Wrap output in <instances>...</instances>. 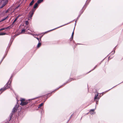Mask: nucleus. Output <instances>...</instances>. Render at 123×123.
<instances>
[{
  "instance_id": "obj_1",
  "label": "nucleus",
  "mask_w": 123,
  "mask_h": 123,
  "mask_svg": "<svg viewBox=\"0 0 123 123\" xmlns=\"http://www.w3.org/2000/svg\"><path fill=\"white\" fill-rule=\"evenodd\" d=\"M12 80L11 79V77L9 80L8 82L7 83L6 85H5V87H6V88H7V89H8L9 88H10V87L11 86L10 84L11 83Z\"/></svg>"
},
{
  "instance_id": "obj_2",
  "label": "nucleus",
  "mask_w": 123,
  "mask_h": 123,
  "mask_svg": "<svg viewBox=\"0 0 123 123\" xmlns=\"http://www.w3.org/2000/svg\"><path fill=\"white\" fill-rule=\"evenodd\" d=\"M34 98H32V99H29L27 100L26 101H23V102H21V103H20V105H25L27 104L28 103V101H30V100H33L34 99Z\"/></svg>"
},
{
  "instance_id": "obj_3",
  "label": "nucleus",
  "mask_w": 123,
  "mask_h": 123,
  "mask_svg": "<svg viewBox=\"0 0 123 123\" xmlns=\"http://www.w3.org/2000/svg\"><path fill=\"white\" fill-rule=\"evenodd\" d=\"M18 107V105L17 104L14 107L13 109L12 113L11 114H12L11 115H12L13 113L15 111H17V109Z\"/></svg>"
},
{
  "instance_id": "obj_4",
  "label": "nucleus",
  "mask_w": 123,
  "mask_h": 123,
  "mask_svg": "<svg viewBox=\"0 0 123 123\" xmlns=\"http://www.w3.org/2000/svg\"><path fill=\"white\" fill-rule=\"evenodd\" d=\"M7 88L6 87H5V86L4 87H3L0 89V94H1L2 92L5 90Z\"/></svg>"
},
{
  "instance_id": "obj_5",
  "label": "nucleus",
  "mask_w": 123,
  "mask_h": 123,
  "mask_svg": "<svg viewBox=\"0 0 123 123\" xmlns=\"http://www.w3.org/2000/svg\"><path fill=\"white\" fill-rule=\"evenodd\" d=\"M98 93L97 94H95L94 98V99L95 101H96V100H97L98 99H99V98L101 96L99 97V96L98 97Z\"/></svg>"
},
{
  "instance_id": "obj_6",
  "label": "nucleus",
  "mask_w": 123,
  "mask_h": 123,
  "mask_svg": "<svg viewBox=\"0 0 123 123\" xmlns=\"http://www.w3.org/2000/svg\"><path fill=\"white\" fill-rule=\"evenodd\" d=\"M95 110V109H91L90 111L89 112L92 115L95 114V113L94 112Z\"/></svg>"
},
{
  "instance_id": "obj_7",
  "label": "nucleus",
  "mask_w": 123,
  "mask_h": 123,
  "mask_svg": "<svg viewBox=\"0 0 123 123\" xmlns=\"http://www.w3.org/2000/svg\"><path fill=\"white\" fill-rule=\"evenodd\" d=\"M33 14L34 13L33 12H30L29 14V17L31 19Z\"/></svg>"
},
{
  "instance_id": "obj_8",
  "label": "nucleus",
  "mask_w": 123,
  "mask_h": 123,
  "mask_svg": "<svg viewBox=\"0 0 123 123\" xmlns=\"http://www.w3.org/2000/svg\"><path fill=\"white\" fill-rule=\"evenodd\" d=\"M66 25V24H65V25H62V26H60V27H57V28H55V29H52V30H50V31H47L45 32H44L43 33V34H45V33H48V32H49V31H52V30H55V29H57V28H59V27H62V26H64V25Z\"/></svg>"
},
{
  "instance_id": "obj_9",
  "label": "nucleus",
  "mask_w": 123,
  "mask_h": 123,
  "mask_svg": "<svg viewBox=\"0 0 123 123\" xmlns=\"http://www.w3.org/2000/svg\"><path fill=\"white\" fill-rule=\"evenodd\" d=\"M18 17L19 16H18L17 17H16V18L15 19V20H14V21L13 22V23H12V24L11 25V26H12V27H13V24L15 22H16V20L18 19Z\"/></svg>"
},
{
  "instance_id": "obj_10",
  "label": "nucleus",
  "mask_w": 123,
  "mask_h": 123,
  "mask_svg": "<svg viewBox=\"0 0 123 123\" xmlns=\"http://www.w3.org/2000/svg\"><path fill=\"white\" fill-rule=\"evenodd\" d=\"M34 0H32L30 3L29 5V6H32L34 3Z\"/></svg>"
},
{
  "instance_id": "obj_11",
  "label": "nucleus",
  "mask_w": 123,
  "mask_h": 123,
  "mask_svg": "<svg viewBox=\"0 0 123 123\" xmlns=\"http://www.w3.org/2000/svg\"><path fill=\"white\" fill-rule=\"evenodd\" d=\"M8 1L7 0H6L2 5L4 6H5L8 3Z\"/></svg>"
},
{
  "instance_id": "obj_12",
  "label": "nucleus",
  "mask_w": 123,
  "mask_h": 123,
  "mask_svg": "<svg viewBox=\"0 0 123 123\" xmlns=\"http://www.w3.org/2000/svg\"><path fill=\"white\" fill-rule=\"evenodd\" d=\"M38 6V3H36L34 5V6H33V8H35L37 7Z\"/></svg>"
},
{
  "instance_id": "obj_13",
  "label": "nucleus",
  "mask_w": 123,
  "mask_h": 123,
  "mask_svg": "<svg viewBox=\"0 0 123 123\" xmlns=\"http://www.w3.org/2000/svg\"><path fill=\"white\" fill-rule=\"evenodd\" d=\"M9 28V27H6V28H2L1 29H0V31H1L3 30H5V29H7L8 28Z\"/></svg>"
},
{
  "instance_id": "obj_14",
  "label": "nucleus",
  "mask_w": 123,
  "mask_h": 123,
  "mask_svg": "<svg viewBox=\"0 0 123 123\" xmlns=\"http://www.w3.org/2000/svg\"><path fill=\"white\" fill-rule=\"evenodd\" d=\"M41 45V42H39L37 44V48H39V47H40Z\"/></svg>"
},
{
  "instance_id": "obj_15",
  "label": "nucleus",
  "mask_w": 123,
  "mask_h": 123,
  "mask_svg": "<svg viewBox=\"0 0 123 123\" xmlns=\"http://www.w3.org/2000/svg\"><path fill=\"white\" fill-rule=\"evenodd\" d=\"M25 29H22L20 33L21 34L24 33L25 32Z\"/></svg>"
},
{
  "instance_id": "obj_16",
  "label": "nucleus",
  "mask_w": 123,
  "mask_h": 123,
  "mask_svg": "<svg viewBox=\"0 0 123 123\" xmlns=\"http://www.w3.org/2000/svg\"><path fill=\"white\" fill-rule=\"evenodd\" d=\"M43 1V0H38L37 2L38 4H39L42 2Z\"/></svg>"
},
{
  "instance_id": "obj_17",
  "label": "nucleus",
  "mask_w": 123,
  "mask_h": 123,
  "mask_svg": "<svg viewBox=\"0 0 123 123\" xmlns=\"http://www.w3.org/2000/svg\"><path fill=\"white\" fill-rule=\"evenodd\" d=\"M43 103L41 104L40 105H39V106L38 107V108H40L43 105Z\"/></svg>"
},
{
  "instance_id": "obj_18",
  "label": "nucleus",
  "mask_w": 123,
  "mask_h": 123,
  "mask_svg": "<svg viewBox=\"0 0 123 123\" xmlns=\"http://www.w3.org/2000/svg\"><path fill=\"white\" fill-rule=\"evenodd\" d=\"M74 29L73 31V32H72V35H71V38H72V39H73V35L74 34Z\"/></svg>"
},
{
  "instance_id": "obj_19",
  "label": "nucleus",
  "mask_w": 123,
  "mask_h": 123,
  "mask_svg": "<svg viewBox=\"0 0 123 123\" xmlns=\"http://www.w3.org/2000/svg\"><path fill=\"white\" fill-rule=\"evenodd\" d=\"M6 33H0V35H6Z\"/></svg>"
},
{
  "instance_id": "obj_20",
  "label": "nucleus",
  "mask_w": 123,
  "mask_h": 123,
  "mask_svg": "<svg viewBox=\"0 0 123 123\" xmlns=\"http://www.w3.org/2000/svg\"><path fill=\"white\" fill-rule=\"evenodd\" d=\"M20 101L21 102L24 101H25V99L24 98H21V99Z\"/></svg>"
},
{
  "instance_id": "obj_21",
  "label": "nucleus",
  "mask_w": 123,
  "mask_h": 123,
  "mask_svg": "<svg viewBox=\"0 0 123 123\" xmlns=\"http://www.w3.org/2000/svg\"><path fill=\"white\" fill-rule=\"evenodd\" d=\"M8 17V16H7L6 18H3L1 20V21H2L5 20L7 17Z\"/></svg>"
},
{
  "instance_id": "obj_22",
  "label": "nucleus",
  "mask_w": 123,
  "mask_h": 123,
  "mask_svg": "<svg viewBox=\"0 0 123 123\" xmlns=\"http://www.w3.org/2000/svg\"><path fill=\"white\" fill-rule=\"evenodd\" d=\"M35 9H33L31 10V12H33L34 13V12L35 11Z\"/></svg>"
},
{
  "instance_id": "obj_23",
  "label": "nucleus",
  "mask_w": 123,
  "mask_h": 123,
  "mask_svg": "<svg viewBox=\"0 0 123 123\" xmlns=\"http://www.w3.org/2000/svg\"><path fill=\"white\" fill-rule=\"evenodd\" d=\"M20 6V4L18 6L16 7L15 8V9H17Z\"/></svg>"
},
{
  "instance_id": "obj_24",
  "label": "nucleus",
  "mask_w": 123,
  "mask_h": 123,
  "mask_svg": "<svg viewBox=\"0 0 123 123\" xmlns=\"http://www.w3.org/2000/svg\"><path fill=\"white\" fill-rule=\"evenodd\" d=\"M28 24H29V23H28V21H26L25 22V24L26 25H27Z\"/></svg>"
},
{
  "instance_id": "obj_25",
  "label": "nucleus",
  "mask_w": 123,
  "mask_h": 123,
  "mask_svg": "<svg viewBox=\"0 0 123 123\" xmlns=\"http://www.w3.org/2000/svg\"><path fill=\"white\" fill-rule=\"evenodd\" d=\"M107 91H106L105 92H103L102 93V95H103L105 93H106V92H107Z\"/></svg>"
},
{
  "instance_id": "obj_26",
  "label": "nucleus",
  "mask_w": 123,
  "mask_h": 123,
  "mask_svg": "<svg viewBox=\"0 0 123 123\" xmlns=\"http://www.w3.org/2000/svg\"><path fill=\"white\" fill-rule=\"evenodd\" d=\"M42 36H42L40 37L39 39H40V41H41V38L42 37Z\"/></svg>"
},
{
  "instance_id": "obj_27",
  "label": "nucleus",
  "mask_w": 123,
  "mask_h": 123,
  "mask_svg": "<svg viewBox=\"0 0 123 123\" xmlns=\"http://www.w3.org/2000/svg\"><path fill=\"white\" fill-rule=\"evenodd\" d=\"M98 100H99V99H98V100H96V104H98Z\"/></svg>"
},
{
  "instance_id": "obj_28",
  "label": "nucleus",
  "mask_w": 123,
  "mask_h": 123,
  "mask_svg": "<svg viewBox=\"0 0 123 123\" xmlns=\"http://www.w3.org/2000/svg\"><path fill=\"white\" fill-rule=\"evenodd\" d=\"M12 43V42H11L10 43V44H9V47L10 46H11V44Z\"/></svg>"
},
{
  "instance_id": "obj_29",
  "label": "nucleus",
  "mask_w": 123,
  "mask_h": 123,
  "mask_svg": "<svg viewBox=\"0 0 123 123\" xmlns=\"http://www.w3.org/2000/svg\"><path fill=\"white\" fill-rule=\"evenodd\" d=\"M34 37L36 38L38 40V41H39V39L37 37Z\"/></svg>"
},
{
  "instance_id": "obj_30",
  "label": "nucleus",
  "mask_w": 123,
  "mask_h": 123,
  "mask_svg": "<svg viewBox=\"0 0 123 123\" xmlns=\"http://www.w3.org/2000/svg\"><path fill=\"white\" fill-rule=\"evenodd\" d=\"M34 37L36 38L38 40V41H39V39L37 37Z\"/></svg>"
},
{
  "instance_id": "obj_31",
  "label": "nucleus",
  "mask_w": 123,
  "mask_h": 123,
  "mask_svg": "<svg viewBox=\"0 0 123 123\" xmlns=\"http://www.w3.org/2000/svg\"><path fill=\"white\" fill-rule=\"evenodd\" d=\"M38 35H39L38 34H34V36H38Z\"/></svg>"
},
{
  "instance_id": "obj_32",
  "label": "nucleus",
  "mask_w": 123,
  "mask_h": 123,
  "mask_svg": "<svg viewBox=\"0 0 123 123\" xmlns=\"http://www.w3.org/2000/svg\"><path fill=\"white\" fill-rule=\"evenodd\" d=\"M12 117V115H11L10 116V120H9V121H10V120H11V118Z\"/></svg>"
},
{
  "instance_id": "obj_33",
  "label": "nucleus",
  "mask_w": 123,
  "mask_h": 123,
  "mask_svg": "<svg viewBox=\"0 0 123 123\" xmlns=\"http://www.w3.org/2000/svg\"><path fill=\"white\" fill-rule=\"evenodd\" d=\"M30 34L34 36V34H33L31 33H30Z\"/></svg>"
},
{
  "instance_id": "obj_34",
  "label": "nucleus",
  "mask_w": 123,
  "mask_h": 123,
  "mask_svg": "<svg viewBox=\"0 0 123 123\" xmlns=\"http://www.w3.org/2000/svg\"><path fill=\"white\" fill-rule=\"evenodd\" d=\"M30 34L34 36V34H33L31 33H30Z\"/></svg>"
},
{
  "instance_id": "obj_35",
  "label": "nucleus",
  "mask_w": 123,
  "mask_h": 123,
  "mask_svg": "<svg viewBox=\"0 0 123 123\" xmlns=\"http://www.w3.org/2000/svg\"><path fill=\"white\" fill-rule=\"evenodd\" d=\"M30 34L34 36V34H33L31 33H30Z\"/></svg>"
},
{
  "instance_id": "obj_36",
  "label": "nucleus",
  "mask_w": 123,
  "mask_h": 123,
  "mask_svg": "<svg viewBox=\"0 0 123 123\" xmlns=\"http://www.w3.org/2000/svg\"><path fill=\"white\" fill-rule=\"evenodd\" d=\"M97 67V66H95L94 68L92 70L95 69V68H96V67Z\"/></svg>"
},
{
  "instance_id": "obj_37",
  "label": "nucleus",
  "mask_w": 123,
  "mask_h": 123,
  "mask_svg": "<svg viewBox=\"0 0 123 123\" xmlns=\"http://www.w3.org/2000/svg\"><path fill=\"white\" fill-rule=\"evenodd\" d=\"M61 87V86L60 87H59L58 88H57L56 89H55V90H54V91H56V90L57 89H58L59 88H60V87Z\"/></svg>"
},
{
  "instance_id": "obj_38",
  "label": "nucleus",
  "mask_w": 123,
  "mask_h": 123,
  "mask_svg": "<svg viewBox=\"0 0 123 123\" xmlns=\"http://www.w3.org/2000/svg\"><path fill=\"white\" fill-rule=\"evenodd\" d=\"M39 42H41V41H40V39H39V41H38Z\"/></svg>"
},
{
  "instance_id": "obj_39",
  "label": "nucleus",
  "mask_w": 123,
  "mask_h": 123,
  "mask_svg": "<svg viewBox=\"0 0 123 123\" xmlns=\"http://www.w3.org/2000/svg\"><path fill=\"white\" fill-rule=\"evenodd\" d=\"M3 6H4L2 5V6L0 8H1L2 7H3Z\"/></svg>"
},
{
  "instance_id": "obj_40",
  "label": "nucleus",
  "mask_w": 123,
  "mask_h": 123,
  "mask_svg": "<svg viewBox=\"0 0 123 123\" xmlns=\"http://www.w3.org/2000/svg\"><path fill=\"white\" fill-rule=\"evenodd\" d=\"M30 32H28V34H30Z\"/></svg>"
},
{
  "instance_id": "obj_41",
  "label": "nucleus",
  "mask_w": 123,
  "mask_h": 123,
  "mask_svg": "<svg viewBox=\"0 0 123 123\" xmlns=\"http://www.w3.org/2000/svg\"><path fill=\"white\" fill-rule=\"evenodd\" d=\"M76 20L75 21V25L76 24Z\"/></svg>"
},
{
  "instance_id": "obj_42",
  "label": "nucleus",
  "mask_w": 123,
  "mask_h": 123,
  "mask_svg": "<svg viewBox=\"0 0 123 123\" xmlns=\"http://www.w3.org/2000/svg\"><path fill=\"white\" fill-rule=\"evenodd\" d=\"M115 52V51H114V52L113 53V54Z\"/></svg>"
},
{
  "instance_id": "obj_43",
  "label": "nucleus",
  "mask_w": 123,
  "mask_h": 123,
  "mask_svg": "<svg viewBox=\"0 0 123 123\" xmlns=\"http://www.w3.org/2000/svg\"><path fill=\"white\" fill-rule=\"evenodd\" d=\"M28 30H30L29 29H28ZM30 31H31L32 32V31H31V30H30Z\"/></svg>"
},
{
  "instance_id": "obj_44",
  "label": "nucleus",
  "mask_w": 123,
  "mask_h": 123,
  "mask_svg": "<svg viewBox=\"0 0 123 123\" xmlns=\"http://www.w3.org/2000/svg\"><path fill=\"white\" fill-rule=\"evenodd\" d=\"M7 12V11L6 12Z\"/></svg>"
},
{
  "instance_id": "obj_45",
  "label": "nucleus",
  "mask_w": 123,
  "mask_h": 123,
  "mask_svg": "<svg viewBox=\"0 0 123 123\" xmlns=\"http://www.w3.org/2000/svg\"><path fill=\"white\" fill-rule=\"evenodd\" d=\"M80 17V16H79L78 17L79 18Z\"/></svg>"
}]
</instances>
